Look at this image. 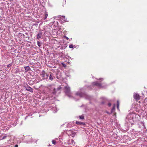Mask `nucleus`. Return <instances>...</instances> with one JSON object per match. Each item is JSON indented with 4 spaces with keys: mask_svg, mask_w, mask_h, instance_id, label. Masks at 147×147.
I'll use <instances>...</instances> for the list:
<instances>
[{
    "mask_svg": "<svg viewBox=\"0 0 147 147\" xmlns=\"http://www.w3.org/2000/svg\"><path fill=\"white\" fill-rule=\"evenodd\" d=\"M61 88L58 87L57 89H55L53 86H49L48 87V89L50 91V93L54 95L57 93L59 94L60 92V89Z\"/></svg>",
    "mask_w": 147,
    "mask_h": 147,
    "instance_id": "nucleus-1",
    "label": "nucleus"
},
{
    "mask_svg": "<svg viewBox=\"0 0 147 147\" xmlns=\"http://www.w3.org/2000/svg\"><path fill=\"white\" fill-rule=\"evenodd\" d=\"M137 115L134 114H128L126 118V121L127 123H132V122L133 121V118L134 117H136Z\"/></svg>",
    "mask_w": 147,
    "mask_h": 147,
    "instance_id": "nucleus-2",
    "label": "nucleus"
},
{
    "mask_svg": "<svg viewBox=\"0 0 147 147\" xmlns=\"http://www.w3.org/2000/svg\"><path fill=\"white\" fill-rule=\"evenodd\" d=\"M76 95L79 96L81 98L84 97L86 99H88L89 98V96L87 95L85 92H77L76 93Z\"/></svg>",
    "mask_w": 147,
    "mask_h": 147,
    "instance_id": "nucleus-3",
    "label": "nucleus"
},
{
    "mask_svg": "<svg viewBox=\"0 0 147 147\" xmlns=\"http://www.w3.org/2000/svg\"><path fill=\"white\" fill-rule=\"evenodd\" d=\"M65 93L69 97H71V93L70 92V87L68 86H65Z\"/></svg>",
    "mask_w": 147,
    "mask_h": 147,
    "instance_id": "nucleus-4",
    "label": "nucleus"
},
{
    "mask_svg": "<svg viewBox=\"0 0 147 147\" xmlns=\"http://www.w3.org/2000/svg\"><path fill=\"white\" fill-rule=\"evenodd\" d=\"M26 85H25V84H24V87L26 89V90L27 91H30V92L32 93L33 92V90L32 88L30 87L26 83Z\"/></svg>",
    "mask_w": 147,
    "mask_h": 147,
    "instance_id": "nucleus-5",
    "label": "nucleus"
},
{
    "mask_svg": "<svg viewBox=\"0 0 147 147\" xmlns=\"http://www.w3.org/2000/svg\"><path fill=\"white\" fill-rule=\"evenodd\" d=\"M40 76L43 78V79H47L49 75L44 70H43L40 74Z\"/></svg>",
    "mask_w": 147,
    "mask_h": 147,
    "instance_id": "nucleus-6",
    "label": "nucleus"
},
{
    "mask_svg": "<svg viewBox=\"0 0 147 147\" xmlns=\"http://www.w3.org/2000/svg\"><path fill=\"white\" fill-rule=\"evenodd\" d=\"M133 97L134 99L137 101L140 99V96L138 93H134Z\"/></svg>",
    "mask_w": 147,
    "mask_h": 147,
    "instance_id": "nucleus-7",
    "label": "nucleus"
},
{
    "mask_svg": "<svg viewBox=\"0 0 147 147\" xmlns=\"http://www.w3.org/2000/svg\"><path fill=\"white\" fill-rule=\"evenodd\" d=\"M67 133L72 137H74L76 134L75 132L71 130H67Z\"/></svg>",
    "mask_w": 147,
    "mask_h": 147,
    "instance_id": "nucleus-8",
    "label": "nucleus"
},
{
    "mask_svg": "<svg viewBox=\"0 0 147 147\" xmlns=\"http://www.w3.org/2000/svg\"><path fill=\"white\" fill-rule=\"evenodd\" d=\"M93 86H97L99 87H101V84L100 83H98V82H93L92 83Z\"/></svg>",
    "mask_w": 147,
    "mask_h": 147,
    "instance_id": "nucleus-9",
    "label": "nucleus"
},
{
    "mask_svg": "<svg viewBox=\"0 0 147 147\" xmlns=\"http://www.w3.org/2000/svg\"><path fill=\"white\" fill-rule=\"evenodd\" d=\"M42 35V32H39V33L37 35V36L36 37V38L37 39H38L41 38V36Z\"/></svg>",
    "mask_w": 147,
    "mask_h": 147,
    "instance_id": "nucleus-10",
    "label": "nucleus"
},
{
    "mask_svg": "<svg viewBox=\"0 0 147 147\" xmlns=\"http://www.w3.org/2000/svg\"><path fill=\"white\" fill-rule=\"evenodd\" d=\"M76 124L78 125H85V123L84 122L78 121H76Z\"/></svg>",
    "mask_w": 147,
    "mask_h": 147,
    "instance_id": "nucleus-11",
    "label": "nucleus"
},
{
    "mask_svg": "<svg viewBox=\"0 0 147 147\" xmlns=\"http://www.w3.org/2000/svg\"><path fill=\"white\" fill-rule=\"evenodd\" d=\"M54 76L52 73L50 74L49 76V79L51 80H53Z\"/></svg>",
    "mask_w": 147,
    "mask_h": 147,
    "instance_id": "nucleus-12",
    "label": "nucleus"
},
{
    "mask_svg": "<svg viewBox=\"0 0 147 147\" xmlns=\"http://www.w3.org/2000/svg\"><path fill=\"white\" fill-rule=\"evenodd\" d=\"M24 68L25 69V72H27L29 71L30 69V68L29 67V66H27L24 67Z\"/></svg>",
    "mask_w": 147,
    "mask_h": 147,
    "instance_id": "nucleus-13",
    "label": "nucleus"
},
{
    "mask_svg": "<svg viewBox=\"0 0 147 147\" xmlns=\"http://www.w3.org/2000/svg\"><path fill=\"white\" fill-rule=\"evenodd\" d=\"M79 117L81 120L84 119V116L83 115L79 116Z\"/></svg>",
    "mask_w": 147,
    "mask_h": 147,
    "instance_id": "nucleus-14",
    "label": "nucleus"
},
{
    "mask_svg": "<svg viewBox=\"0 0 147 147\" xmlns=\"http://www.w3.org/2000/svg\"><path fill=\"white\" fill-rule=\"evenodd\" d=\"M115 105L114 104V105L113 107L111 109V113H112L113 112V111L115 110Z\"/></svg>",
    "mask_w": 147,
    "mask_h": 147,
    "instance_id": "nucleus-15",
    "label": "nucleus"
},
{
    "mask_svg": "<svg viewBox=\"0 0 147 147\" xmlns=\"http://www.w3.org/2000/svg\"><path fill=\"white\" fill-rule=\"evenodd\" d=\"M48 16V13L47 12H46L45 13V17L44 18L45 20L46 19H47V17Z\"/></svg>",
    "mask_w": 147,
    "mask_h": 147,
    "instance_id": "nucleus-16",
    "label": "nucleus"
},
{
    "mask_svg": "<svg viewBox=\"0 0 147 147\" xmlns=\"http://www.w3.org/2000/svg\"><path fill=\"white\" fill-rule=\"evenodd\" d=\"M37 45L39 47H40V46H41V44L40 42H39V41H37Z\"/></svg>",
    "mask_w": 147,
    "mask_h": 147,
    "instance_id": "nucleus-17",
    "label": "nucleus"
},
{
    "mask_svg": "<svg viewBox=\"0 0 147 147\" xmlns=\"http://www.w3.org/2000/svg\"><path fill=\"white\" fill-rule=\"evenodd\" d=\"M52 143L53 144H54V145H56V142L55 140H52Z\"/></svg>",
    "mask_w": 147,
    "mask_h": 147,
    "instance_id": "nucleus-18",
    "label": "nucleus"
},
{
    "mask_svg": "<svg viewBox=\"0 0 147 147\" xmlns=\"http://www.w3.org/2000/svg\"><path fill=\"white\" fill-rule=\"evenodd\" d=\"M13 64L12 63H10L7 66V67H10L12 66Z\"/></svg>",
    "mask_w": 147,
    "mask_h": 147,
    "instance_id": "nucleus-19",
    "label": "nucleus"
},
{
    "mask_svg": "<svg viewBox=\"0 0 147 147\" xmlns=\"http://www.w3.org/2000/svg\"><path fill=\"white\" fill-rule=\"evenodd\" d=\"M62 17L63 18V20L65 21L68 22V21L67 20V19L65 18V16H62Z\"/></svg>",
    "mask_w": 147,
    "mask_h": 147,
    "instance_id": "nucleus-20",
    "label": "nucleus"
},
{
    "mask_svg": "<svg viewBox=\"0 0 147 147\" xmlns=\"http://www.w3.org/2000/svg\"><path fill=\"white\" fill-rule=\"evenodd\" d=\"M69 48H73L74 46L72 44H71L69 45Z\"/></svg>",
    "mask_w": 147,
    "mask_h": 147,
    "instance_id": "nucleus-21",
    "label": "nucleus"
},
{
    "mask_svg": "<svg viewBox=\"0 0 147 147\" xmlns=\"http://www.w3.org/2000/svg\"><path fill=\"white\" fill-rule=\"evenodd\" d=\"M7 137V136L6 135H5V136H3V138L1 139V140H3L6 137Z\"/></svg>",
    "mask_w": 147,
    "mask_h": 147,
    "instance_id": "nucleus-22",
    "label": "nucleus"
},
{
    "mask_svg": "<svg viewBox=\"0 0 147 147\" xmlns=\"http://www.w3.org/2000/svg\"><path fill=\"white\" fill-rule=\"evenodd\" d=\"M64 37L67 40H68L69 39V38L67 37L66 36H64Z\"/></svg>",
    "mask_w": 147,
    "mask_h": 147,
    "instance_id": "nucleus-23",
    "label": "nucleus"
},
{
    "mask_svg": "<svg viewBox=\"0 0 147 147\" xmlns=\"http://www.w3.org/2000/svg\"><path fill=\"white\" fill-rule=\"evenodd\" d=\"M117 106H119V102L118 100L117 101Z\"/></svg>",
    "mask_w": 147,
    "mask_h": 147,
    "instance_id": "nucleus-24",
    "label": "nucleus"
},
{
    "mask_svg": "<svg viewBox=\"0 0 147 147\" xmlns=\"http://www.w3.org/2000/svg\"><path fill=\"white\" fill-rule=\"evenodd\" d=\"M62 64L63 65V67H66V65L65 64L63 63H62Z\"/></svg>",
    "mask_w": 147,
    "mask_h": 147,
    "instance_id": "nucleus-25",
    "label": "nucleus"
},
{
    "mask_svg": "<svg viewBox=\"0 0 147 147\" xmlns=\"http://www.w3.org/2000/svg\"><path fill=\"white\" fill-rule=\"evenodd\" d=\"M111 103H109L108 104V105L109 106V107H110L111 105Z\"/></svg>",
    "mask_w": 147,
    "mask_h": 147,
    "instance_id": "nucleus-26",
    "label": "nucleus"
},
{
    "mask_svg": "<svg viewBox=\"0 0 147 147\" xmlns=\"http://www.w3.org/2000/svg\"><path fill=\"white\" fill-rule=\"evenodd\" d=\"M104 104V101H102L101 102V104L102 105H103Z\"/></svg>",
    "mask_w": 147,
    "mask_h": 147,
    "instance_id": "nucleus-27",
    "label": "nucleus"
},
{
    "mask_svg": "<svg viewBox=\"0 0 147 147\" xmlns=\"http://www.w3.org/2000/svg\"><path fill=\"white\" fill-rule=\"evenodd\" d=\"M106 113H107L108 114H111V113H109L108 112V111H106Z\"/></svg>",
    "mask_w": 147,
    "mask_h": 147,
    "instance_id": "nucleus-28",
    "label": "nucleus"
},
{
    "mask_svg": "<svg viewBox=\"0 0 147 147\" xmlns=\"http://www.w3.org/2000/svg\"><path fill=\"white\" fill-rule=\"evenodd\" d=\"M18 145L16 144L15 146V147H18Z\"/></svg>",
    "mask_w": 147,
    "mask_h": 147,
    "instance_id": "nucleus-29",
    "label": "nucleus"
},
{
    "mask_svg": "<svg viewBox=\"0 0 147 147\" xmlns=\"http://www.w3.org/2000/svg\"><path fill=\"white\" fill-rule=\"evenodd\" d=\"M60 56L61 57H62V55H60Z\"/></svg>",
    "mask_w": 147,
    "mask_h": 147,
    "instance_id": "nucleus-30",
    "label": "nucleus"
},
{
    "mask_svg": "<svg viewBox=\"0 0 147 147\" xmlns=\"http://www.w3.org/2000/svg\"><path fill=\"white\" fill-rule=\"evenodd\" d=\"M117 107L118 109H119V106H117Z\"/></svg>",
    "mask_w": 147,
    "mask_h": 147,
    "instance_id": "nucleus-31",
    "label": "nucleus"
},
{
    "mask_svg": "<svg viewBox=\"0 0 147 147\" xmlns=\"http://www.w3.org/2000/svg\"><path fill=\"white\" fill-rule=\"evenodd\" d=\"M72 142H74V141L73 140Z\"/></svg>",
    "mask_w": 147,
    "mask_h": 147,
    "instance_id": "nucleus-32",
    "label": "nucleus"
}]
</instances>
